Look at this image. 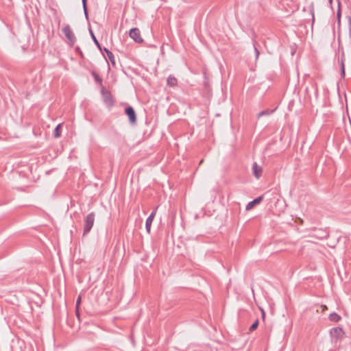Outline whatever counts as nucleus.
<instances>
[{
    "instance_id": "nucleus-9",
    "label": "nucleus",
    "mask_w": 351,
    "mask_h": 351,
    "mask_svg": "<svg viewBox=\"0 0 351 351\" xmlns=\"http://www.w3.org/2000/svg\"><path fill=\"white\" fill-rule=\"evenodd\" d=\"M167 83L169 86H175L177 84V79L175 77L170 75L167 78Z\"/></svg>"
},
{
    "instance_id": "nucleus-11",
    "label": "nucleus",
    "mask_w": 351,
    "mask_h": 351,
    "mask_svg": "<svg viewBox=\"0 0 351 351\" xmlns=\"http://www.w3.org/2000/svg\"><path fill=\"white\" fill-rule=\"evenodd\" d=\"M61 126H62V124L60 123L55 128L54 134H53L55 138H58V137L60 136V135H61Z\"/></svg>"
},
{
    "instance_id": "nucleus-15",
    "label": "nucleus",
    "mask_w": 351,
    "mask_h": 351,
    "mask_svg": "<svg viewBox=\"0 0 351 351\" xmlns=\"http://www.w3.org/2000/svg\"><path fill=\"white\" fill-rule=\"evenodd\" d=\"M337 16L338 23H339L340 19H341V8H340V1H338V10L337 12Z\"/></svg>"
},
{
    "instance_id": "nucleus-22",
    "label": "nucleus",
    "mask_w": 351,
    "mask_h": 351,
    "mask_svg": "<svg viewBox=\"0 0 351 351\" xmlns=\"http://www.w3.org/2000/svg\"><path fill=\"white\" fill-rule=\"evenodd\" d=\"M327 309V307L326 306H323V310Z\"/></svg>"
},
{
    "instance_id": "nucleus-16",
    "label": "nucleus",
    "mask_w": 351,
    "mask_h": 351,
    "mask_svg": "<svg viewBox=\"0 0 351 351\" xmlns=\"http://www.w3.org/2000/svg\"><path fill=\"white\" fill-rule=\"evenodd\" d=\"M258 326V320L257 319L250 328V331L252 332L255 330Z\"/></svg>"
},
{
    "instance_id": "nucleus-6",
    "label": "nucleus",
    "mask_w": 351,
    "mask_h": 351,
    "mask_svg": "<svg viewBox=\"0 0 351 351\" xmlns=\"http://www.w3.org/2000/svg\"><path fill=\"white\" fill-rule=\"evenodd\" d=\"M157 208H158V207L156 209H157ZM156 210H154L146 220L145 227H146V230H147V233H149V234L151 232V226H152V221L156 215Z\"/></svg>"
},
{
    "instance_id": "nucleus-3",
    "label": "nucleus",
    "mask_w": 351,
    "mask_h": 351,
    "mask_svg": "<svg viewBox=\"0 0 351 351\" xmlns=\"http://www.w3.org/2000/svg\"><path fill=\"white\" fill-rule=\"evenodd\" d=\"M129 35L130 37L136 43H141L143 41V39L141 36L140 30L138 28L131 29Z\"/></svg>"
},
{
    "instance_id": "nucleus-8",
    "label": "nucleus",
    "mask_w": 351,
    "mask_h": 351,
    "mask_svg": "<svg viewBox=\"0 0 351 351\" xmlns=\"http://www.w3.org/2000/svg\"><path fill=\"white\" fill-rule=\"evenodd\" d=\"M263 199V197L260 196L256 199H254L253 201L250 202L245 207L246 210H250L252 209L256 205L258 204Z\"/></svg>"
},
{
    "instance_id": "nucleus-18",
    "label": "nucleus",
    "mask_w": 351,
    "mask_h": 351,
    "mask_svg": "<svg viewBox=\"0 0 351 351\" xmlns=\"http://www.w3.org/2000/svg\"><path fill=\"white\" fill-rule=\"evenodd\" d=\"M341 74L343 76L345 75V67H344V61L343 57L341 60Z\"/></svg>"
},
{
    "instance_id": "nucleus-21",
    "label": "nucleus",
    "mask_w": 351,
    "mask_h": 351,
    "mask_svg": "<svg viewBox=\"0 0 351 351\" xmlns=\"http://www.w3.org/2000/svg\"><path fill=\"white\" fill-rule=\"evenodd\" d=\"M254 50H255V52H256V58L258 59V56H259V51H258V50L257 49L256 47H254Z\"/></svg>"
},
{
    "instance_id": "nucleus-20",
    "label": "nucleus",
    "mask_w": 351,
    "mask_h": 351,
    "mask_svg": "<svg viewBox=\"0 0 351 351\" xmlns=\"http://www.w3.org/2000/svg\"><path fill=\"white\" fill-rule=\"evenodd\" d=\"M259 309L261 311L262 318L264 319L265 317V312L264 309L262 307H259Z\"/></svg>"
},
{
    "instance_id": "nucleus-1",
    "label": "nucleus",
    "mask_w": 351,
    "mask_h": 351,
    "mask_svg": "<svg viewBox=\"0 0 351 351\" xmlns=\"http://www.w3.org/2000/svg\"><path fill=\"white\" fill-rule=\"evenodd\" d=\"M62 32H63L66 39V43L69 45L73 46L75 43L76 38L71 27L69 25H66L64 27H62Z\"/></svg>"
},
{
    "instance_id": "nucleus-4",
    "label": "nucleus",
    "mask_w": 351,
    "mask_h": 351,
    "mask_svg": "<svg viewBox=\"0 0 351 351\" xmlns=\"http://www.w3.org/2000/svg\"><path fill=\"white\" fill-rule=\"evenodd\" d=\"M101 93L103 96V99L105 104L108 106H110L112 104V99L111 98L110 93L106 90L104 88H101Z\"/></svg>"
},
{
    "instance_id": "nucleus-2",
    "label": "nucleus",
    "mask_w": 351,
    "mask_h": 351,
    "mask_svg": "<svg viewBox=\"0 0 351 351\" xmlns=\"http://www.w3.org/2000/svg\"><path fill=\"white\" fill-rule=\"evenodd\" d=\"M95 221V215L93 213L88 214L84 222V234H87L91 230Z\"/></svg>"
},
{
    "instance_id": "nucleus-12",
    "label": "nucleus",
    "mask_w": 351,
    "mask_h": 351,
    "mask_svg": "<svg viewBox=\"0 0 351 351\" xmlns=\"http://www.w3.org/2000/svg\"><path fill=\"white\" fill-rule=\"evenodd\" d=\"M104 50L108 56V59L110 60V62L113 64H114L115 62H114V56H113L112 53L111 51H110L108 49H107L106 48H105Z\"/></svg>"
},
{
    "instance_id": "nucleus-10",
    "label": "nucleus",
    "mask_w": 351,
    "mask_h": 351,
    "mask_svg": "<svg viewBox=\"0 0 351 351\" xmlns=\"http://www.w3.org/2000/svg\"><path fill=\"white\" fill-rule=\"evenodd\" d=\"M329 319L330 321L337 322L341 319V317L336 313L330 314Z\"/></svg>"
},
{
    "instance_id": "nucleus-23",
    "label": "nucleus",
    "mask_w": 351,
    "mask_h": 351,
    "mask_svg": "<svg viewBox=\"0 0 351 351\" xmlns=\"http://www.w3.org/2000/svg\"><path fill=\"white\" fill-rule=\"evenodd\" d=\"M328 1H329V3L331 4L332 0H328Z\"/></svg>"
},
{
    "instance_id": "nucleus-7",
    "label": "nucleus",
    "mask_w": 351,
    "mask_h": 351,
    "mask_svg": "<svg viewBox=\"0 0 351 351\" xmlns=\"http://www.w3.org/2000/svg\"><path fill=\"white\" fill-rule=\"evenodd\" d=\"M252 171H253V174L254 175V176L257 179H259L263 173L262 167H260L256 162H254V164L252 165Z\"/></svg>"
},
{
    "instance_id": "nucleus-19",
    "label": "nucleus",
    "mask_w": 351,
    "mask_h": 351,
    "mask_svg": "<svg viewBox=\"0 0 351 351\" xmlns=\"http://www.w3.org/2000/svg\"><path fill=\"white\" fill-rule=\"evenodd\" d=\"M267 114H269V112L267 110H264L258 114V117L259 118L263 115H267Z\"/></svg>"
},
{
    "instance_id": "nucleus-17",
    "label": "nucleus",
    "mask_w": 351,
    "mask_h": 351,
    "mask_svg": "<svg viewBox=\"0 0 351 351\" xmlns=\"http://www.w3.org/2000/svg\"><path fill=\"white\" fill-rule=\"evenodd\" d=\"M83 3V9L84 11V14L86 18H88V12H87V8H86V0H82Z\"/></svg>"
},
{
    "instance_id": "nucleus-14",
    "label": "nucleus",
    "mask_w": 351,
    "mask_h": 351,
    "mask_svg": "<svg viewBox=\"0 0 351 351\" xmlns=\"http://www.w3.org/2000/svg\"><path fill=\"white\" fill-rule=\"evenodd\" d=\"M90 33L91 37H92L94 43L97 46V47L101 49L100 45H99L98 40H97L96 37L95 36V35H94V34H93V32H92L91 29H90Z\"/></svg>"
},
{
    "instance_id": "nucleus-5",
    "label": "nucleus",
    "mask_w": 351,
    "mask_h": 351,
    "mask_svg": "<svg viewBox=\"0 0 351 351\" xmlns=\"http://www.w3.org/2000/svg\"><path fill=\"white\" fill-rule=\"evenodd\" d=\"M125 114L129 117L131 123H135L136 121V114L132 107L129 106L125 109Z\"/></svg>"
},
{
    "instance_id": "nucleus-13",
    "label": "nucleus",
    "mask_w": 351,
    "mask_h": 351,
    "mask_svg": "<svg viewBox=\"0 0 351 351\" xmlns=\"http://www.w3.org/2000/svg\"><path fill=\"white\" fill-rule=\"evenodd\" d=\"M82 296L79 295L76 301V315L79 317V307L81 303Z\"/></svg>"
}]
</instances>
